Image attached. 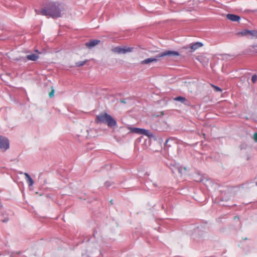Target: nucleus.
Here are the masks:
<instances>
[{
    "mask_svg": "<svg viewBox=\"0 0 257 257\" xmlns=\"http://www.w3.org/2000/svg\"><path fill=\"white\" fill-rule=\"evenodd\" d=\"M175 101H180L182 103H184L185 104L189 105L190 103L187 100L186 98L183 96H178L174 98Z\"/></svg>",
    "mask_w": 257,
    "mask_h": 257,
    "instance_id": "obj_11",
    "label": "nucleus"
},
{
    "mask_svg": "<svg viewBox=\"0 0 257 257\" xmlns=\"http://www.w3.org/2000/svg\"><path fill=\"white\" fill-rule=\"evenodd\" d=\"M128 128L133 133L144 135L149 137H153L152 133H150L149 131L145 129L131 127H128Z\"/></svg>",
    "mask_w": 257,
    "mask_h": 257,
    "instance_id": "obj_4",
    "label": "nucleus"
},
{
    "mask_svg": "<svg viewBox=\"0 0 257 257\" xmlns=\"http://www.w3.org/2000/svg\"><path fill=\"white\" fill-rule=\"evenodd\" d=\"M63 8L56 5L55 3L50 2L41 11V14L44 16H48L53 18H57L61 16V12Z\"/></svg>",
    "mask_w": 257,
    "mask_h": 257,
    "instance_id": "obj_1",
    "label": "nucleus"
},
{
    "mask_svg": "<svg viewBox=\"0 0 257 257\" xmlns=\"http://www.w3.org/2000/svg\"><path fill=\"white\" fill-rule=\"evenodd\" d=\"M87 61V60H86L83 61L77 62L75 63V65L77 67L82 66H83L84 65H85L86 64Z\"/></svg>",
    "mask_w": 257,
    "mask_h": 257,
    "instance_id": "obj_15",
    "label": "nucleus"
},
{
    "mask_svg": "<svg viewBox=\"0 0 257 257\" xmlns=\"http://www.w3.org/2000/svg\"><path fill=\"white\" fill-rule=\"evenodd\" d=\"M256 186H257V182L256 183Z\"/></svg>",
    "mask_w": 257,
    "mask_h": 257,
    "instance_id": "obj_21",
    "label": "nucleus"
},
{
    "mask_svg": "<svg viewBox=\"0 0 257 257\" xmlns=\"http://www.w3.org/2000/svg\"><path fill=\"white\" fill-rule=\"evenodd\" d=\"M226 18L233 22H238L240 20V17L237 15L233 14H227L226 15Z\"/></svg>",
    "mask_w": 257,
    "mask_h": 257,
    "instance_id": "obj_10",
    "label": "nucleus"
},
{
    "mask_svg": "<svg viewBox=\"0 0 257 257\" xmlns=\"http://www.w3.org/2000/svg\"><path fill=\"white\" fill-rule=\"evenodd\" d=\"M26 57L29 60L36 61L38 58V56L35 54H32L27 55Z\"/></svg>",
    "mask_w": 257,
    "mask_h": 257,
    "instance_id": "obj_14",
    "label": "nucleus"
},
{
    "mask_svg": "<svg viewBox=\"0 0 257 257\" xmlns=\"http://www.w3.org/2000/svg\"><path fill=\"white\" fill-rule=\"evenodd\" d=\"M134 50L133 47H115L111 49V51L114 52L117 54H125L127 53H130L133 51Z\"/></svg>",
    "mask_w": 257,
    "mask_h": 257,
    "instance_id": "obj_5",
    "label": "nucleus"
},
{
    "mask_svg": "<svg viewBox=\"0 0 257 257\" xmlns=\"http://www.w3.org/2000/svg\"><path fill=\"white\" fill-rule=\"evenodd\" d=\"M95 122L97 123H104L109 127L116 125V121L109 114L102 112L96 115Z\"/></svg>",
    "mask_w": 257,
    "mask_h": 257,
    "instance_id": "obj_2",
    "label": "nucleus"
},
{
    "mask_svg": "<svg viewBox=\"0 0 257 257\" xmlns=\"http://www.w3.org/2000/svg\"><path fill=\"white\" fill-rule=\"evenodd\" d=\"M253 140L255 142H257V133H255L253 134Z\"/></svg>",
    "mask_w": 257,
    "mask_h": 257,
    "instance_id": "obj_19",
    "label": "nucleus"
},
{
    "mask_svg": "<svg viewBox=\"0 0 257 257\" xmlns=\"http://www.w3.org/2000/svg\"><path fill=\"white\" fill-rule=\"evenodd\" d=\"M54 89H52L51 91L50 92L49 94V97H52L54 95Z\"/></svg>",
    "mask_w": 257,
    "mask_h": 257,
    "instance_id": "obj_18",
    "label": "nucleus"
},
{
    "mask_svg": "<svg viewBox=\"0 0 257 257\" xmlns=\"http://www.w3.org/2000/svg\"><path fill=\"white\" fill-rule=\"evenodd\" d=\"M244 35H249L252 38H257V31L255 30H245L243 32Z\"/></svg>",
    "mask_w": 257,
    "mask_h": 257,
    "instance_id": "obj_9",
    "label": "nucleus"
},
{
    "mask_svg": "<svg viewBox=\"0 0 257 257\" xmlns=\"http://www.w3.org/2000/svg\"><path fill=\"white\" fill-rule=\"evenodd\" d=\"M104 184L105 186L107 187H109L111 185L110 183H109V182H106Z\"/></svg>",
    "mask_w": 257,
    "mask_h": 257,
    "instance_id": "obj_20",
    "label": "nucleus"
},
{
    "mask_svg": "<svg viewBox=\"0 0 257 257\" xmlns=\"http://www.w3.org/2000/svg\"><path fill=\"white\" fill-rule=\"evenodd\" d=\"M24 175L26 177V179L27 182L28 183L29 186H32L34 184V181L33 179L31 178L30 176L27 173H25Z\"/></svg>",
    "mask_w": 257,
    "mask_h": 257,
    "instance_id": "obj_13",
    "label": "nucleus"
},
{
    "mask_svg": "<svg viewBox=\"0 0 257 257\" xmlns=\"http://www.w3.org/2000/svg\"><path fill=\"white\" fill-rule=\"evenodd\" d=\"M211 85L214 88V90L216 92L222 91V89L220 87L216 86L213 84H211Z\"/></svg>",
    "mask_w": 257,
    "mask_h": 257,
    "instance_id": "obj_16",
    "label": "nucleus"
},
{
    "mask_svg": "<svg viewBox=\"0 0 257 257\" xmlns=\"http://www.w3.org/2000/svg\"><path fill=\"white\" fill-rule=\"evenodd\" d=\"M246 52L247 54L257 55V44L250 46Z\"/></svg>",
    "mask_w": 257,
    "mask_h": 257,
    "instance_id": "obj_8",
    "label": "nucleus"
},
{
    "mask_svg": "<svg viewBox=\"0 0 257 257\" xmlns=\"http://www.w3.org/2000/svg\"><path fill=\"white\" fill-rule=\"evenodd\" d=\"M203 44L200 42H196L195 43L191 44L190 45V48L191 49V52H193L197 50L198 48L202 47Z\"/></svg>",
    "mask_w": 257,
    "mask_h": 257,
    "instance_id": "obj_12",
    "label": "nucleus"
},
{
    "mask_svg": "<svg viewBox=\"0 0 257 257\" xmlns=\"http://www.w3.org/2000/svg\"><path fill=\"white\" fill-rule=\"evenodd\" d=\"M257 81V75H253L251 77V81L253 83H254Z\"/></svg>",
    "mask_w": 257,
    "mask_h": 257,
    "instance_id": "obj_17",
    "label": "nucleus"
},
{
    "mask_svg": "<svg viewBox=\"0 0 257 257\" xmlns=\"http://www.w3.org/2000/svg\"><path fill=\"white\" fill-rule=\"evenodd\" d=\"M100 42V40H91L89 42L85 43V46L89 49H91L94 46L99 44Z\"/></svg>",
    "mask_w": 257,
    "mask_h": 257,
    "instance_id": "obj_7",
    "label": "nucleus"
},
{
    "mask_svg": "<svg viewBox=\"0 0 257 257\" xmlns=\"http://www.w3.org/2000/svg\"><path fill=\"white\" fill-rule=\"evenodd\" d=\"M9 147V140L5 137L0 136V149L6 150Z\"/></svg>",
    "mask_w": 257,
    "mask_h": 257,
    "instance_id": "obj_6",
    "label": "nucleus"
},
{
    "mask_svg": "<svg viewBox=\"0 0 257 257\" xmlns=\"http://www.w3.org/2000/svg\"><path fill=\"white\" fill-rule=\"evenodd\" d=\"M179 55V53L177 51H166L162 52L161 53L158 54L156 56L155 58H149L146 59L141 62V64L142 65H147L151 63L156 62L158 61L159 58L161 57H163L166 56H178Z\"/></svg>",
    "mask_w": 257,
    "mask_h": 257,
    "instance_id": "obj_3",
    "label": "nucleus"
}]
</instances>
